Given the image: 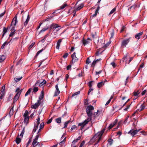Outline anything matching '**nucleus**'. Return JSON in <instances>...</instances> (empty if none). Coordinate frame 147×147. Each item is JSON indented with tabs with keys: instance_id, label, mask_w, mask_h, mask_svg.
Segmentation results:
<instances>
[{
	"instance_id": "f257e3e1",
	"label": "nucleus",
	"mask_w": 147,
	"mask_h": 147,
	"mask_svg": "<svg viewBox=\"0 0 147 147\" xmlns=\"http://www.w3.org/2000/svg\"><path fill=\"white\" fill-rule=\"evenodd\" d=\"M94 109V107L92 106H88L86 109V113L88 117L83 122L79 123L78 125L81 126L82 128L85 125L87 124L88 122L91 120V116L92 115V111Z\"/></svg>"
},
{
	"instance_id": "f03ea898",
	"label": "nucleus",
	"mask_w": 147,
	"mask_h": 147,
	"mask_svg": "<svg viewBox=\"0 0 147 147\" xmlns=\"http://www.w3.org/2000/svg\"><path fill=\"white\" fill-rule=\"evenodd\" d=\"M104 131L105 130L103 129L95 134L89 142L90 144H92L95 142V145L97 144L100 140Z\"/></svg>"
},
{
	"instance_id": "7ed1b4c3",
	"label": "nucleus",
	"mask_w": 147,
	"mask_h": 147,
	"mask_svg": "<svg viewBox=\"0 0 147 147\" xmlns=\"http://www.w3.org/2000/svg\"><path fill=\"white\" fill-rule=\"evenodd\" d=\"M20 90V88H18L16 90V91L17 92V93L13 98V103H15L17 101L20 96L21 92H19Z\"/></svg>"
},
{
	"instance_id": "20e7f679",
	"label": "nucleus",
	"mask_w": 147,
	"mask_h": 147,
	"mask_svg": "<svg viewBox=\"0 0 147 147\" xmlns=\"http://www.w3.org/2000/svg\"><path fill=\"white\" fill-rule=\"evenodd\" d=\"M130 38H129L128 39L123 40L121 43V47L123 48L125 47L129 42Z\"/></svg>"
},
{
	"instance_id": "39448f33",
	"label": "nucleus",
	"mask_w": 147,
	"mask_h": 147,
	"mask_svg": "<svg viewBox=\"0 0 147 147\" xmlns=\"http://www.w3.org/2000/svg\"><path fill=\"white\" fill-rule=\"evenodd\" d=\"M40 117L38 116V118L37 119V121L36 124H35L34 126V128L33 129V132H36V129L38 128V127L39 124H40Z\"/></svg>"
},
{
	"instance_id": "423d86ee",
	"label": "nucleus",
	"mask_w": 147,
	"mask_h": 147,
	"mask_svg": "<svg viewBox=\"0 0 147 147\" xmlns=\"http://www.w3.org/2000/svg\"><path fill=\"white\" fill-rule=\"evenodd\" d=\"M140 130V129L138 130L131 129L128 132V133L130 134L132 136H134L135 135L137 134Z\"/></svg>"
},
{
	"instance_id": "0eeeda50",
	"label": "nucleus",
	"mask_w": 147,
	"mask_h": 147,
	"mask_svg": "<svg viewBox=\"0 0 147 147\" xmlns=\"http://www.w3.org/2000/svg\"><path fill=\"white\" fill-rule=\"evenodd\" d=\"M55 93L54 96H57L60 93V91L59 90L58 84H57L55 86Z\"/></svg>"
},
{
	"instance_id": "6e6552de",
	"label": "nucleus",
	"mask_w": 147,
	"mask_h": 147,
	"mask_svg": "<svg viewBox=\"0 0 147 147\" xmlns=\"http://www.w3.org/2000/svg\"><path fill=\"white\" fill-rule=\"evenodd\" d=\"M83 6L84 5L82 3L79 5L78 7L77 8L75 9L73 11V12L74 13V16H75V14H76V12L77 11L80 10L82 8H83Z\"/></svg>"
},
{
	"instance_id": "1a4fd4ad",
	"label": "nucleus",
	"mask_w": 147,
	"mask_h": 147,
	"mask_svg": "<svg viewBox=\"0 0 147 147\" xmlns=\"http://www.w3.org/2000/svg\"><path fill=\"white\" fill-rule=\"evenodd\" d=\"M40 100H38L37 102L34 105H32L31 108H32L36 109L40 105Z\"/></svg>"
},
{
	"instance_id": "9d476101",
	"label": "nucleus",
	"mask_w": 147,
	"mask_h": 147,
	"mask_svg": "<svg viewBox=\"0 0 147 147\" xmlns=\"http://www.w3.org/2000/svg\"><path fill=\"white\" fill-rule=\"evenodd\" d=\"M17 22V17L15 16L13 18L11 24V25L12 26V27H14L16 25Z\"/></svg>"
},
{
	"instance_id": "9b49d317",
	"label": "nucleus",
	"mask_w": 147,
	"mask_h": 147,
	"mask_svg": "<svg viewBox=\"0 0 147 147\" xmlns=\"http://www.w3.org/2000/svg\"><path fill=\"white\" fill-rule=\"evenodd\" d=\"M71 57L72 59V63L75 62L78 60V58L76 56V53L75 52H74L71 55Z\"/></svg>"
},
{
	"instance_id": "f8f14e48",
	"label": "nucleus",
	"mask_w": 147,
	"mask_h": 147,
	"mask_svg": "<svg viewBox=\"0 0 147 147\" xmlns=\"http://www.w3.org/2000/svg\"><path fill=\"white\" fill-rule=\"evenodd\" d=\"M143 34V32H142L136 34L135 36V38L137 39L138 40L140 38L141 36Z\"/></svg>"
},
{
	"instance_id": "ddd939ff",
	"label": "nucleus",
	"mask_w": 147,
	"mask_h": 147,
	"mask_svg": "<svg viewBox=\"0 0 147 147\" xmlns=\"http://www.w3.org/2000/svg\"><path fill=\"white\" fill-rule=\"evenodd\" d=\"M91 40L89 38H88L86 40H83L82 42L83 44L84 45L89 43L90 42Z\"/></svg>"
},
{
	"instance_id": "4468645a",
	"label": "nucleus",
	"mask_w": 147,
	"mask_h": 147,
	"mask_svg": "<svg viewBox=\"0 0 147 147\" xmlns=\"http://www.w3.org/2000/svg\"><path fill=\"white\" fill-rule=\"evenodd\" d=\"M39 82L38 81L36 82L34 86V88L33 89V92H37L38 89V87L36 86L38 84Z\"/></svg>"
},
{
	"instance_id": "2eb2a0df",
	"label": "nucleus",
	"mask_w": 147,
	"mask_h": 147,
	"mask_svg": "<svg viewBox=\"0 0 147 147\" xmlns=\"http://www.w3.org/2000/svg\"><path fill=\"white\" fill-rule=\"evenodd\" d=\"M60 27V26H59L58 24L55 23H53L50 26V28L51 29H56Z\"/></svg>"
},
{
	"instance_id": "dca6fc26",
	"label": "nucleus",
	"mask_w": 147,
	"mask_h": 147,
	"mask_svg": "<svg viewBox=\"0 0 147 147\" xmlns=\"http://www.w3.org/2000/svg\"><path fill=\"white\" fill-rule=\"evenodd\" d=\"M66 134L64 133L61 138V142H65L66 140V137L65 136Z\"/></svg>"
},
{
	"instance_id": "f3484780",
	"label": "nucleus",
	"mask_w": 147,
	"mask_h": 147,
	"mask_svg": "<svg viewBox=\"0 0 147 147\" xmlns=\"http://www.w3.org/2000/svg\"><path fill=\"white\" fill-rule=\"evenodd\" d=\"M39 142L37 141L33 140V142L32 144L31 147H36L38 144Z\"/></svg>"
},
{
	"instance_id": "a211bd4d",
	"label": "nucleus",
	"mask_w": 147,
	"mask_h": 147,
	"mask_svg": "<svg viewBox=\"0 0 147 147\" xmlns=\"http://www.w3.org/2000/svg\"><path fill=\"white\" fill-rule=\"evenodd\" d=\"M61 41L62 39H60L58 40L57 42V46H56V48L57 49H59L60 44Z\"/></svg>"
},
{
	"instance_id": "6ab92c4d",
	"label": "nucleus",
	"mask_w": 147,
	"mask_h": 147,
	"mask_svg": "<svg viewBox=\"0 0 147 147\" xmlns=\"http://www.w3.org/2000/svg\"><path fill=\"white\" fill-rule=\"evenodd\" d=\"M44 96V93L43 91H42L41 92V94L40 95V96L39 97V100H40H40L43 98Z\"/></svg>"
},
{
	"instance_id": "aec40b11",
	"label": "nucleus",
	"mask_w": 147,
	"mask_h": 147,
	"mask_svg": "<svg viewBox=\"0 0 147 147\" xmlns=\"http://www.w3.org/2000/svg\"><path fill=\"white\" fill-rule=\"evenodd\" d=\"M15 30L14 29V27H12V28L11 29V31L9 34V36H12L14 34V32H15Z\"/></svg>"
},
{
	"instance_id": "412c9836",
	"label": "nucleus",
	"mask_w": 147,
	"mask_h": 147,
	"mask_svg": "<svg viewBox=\"0 0 147 147\" xmlns=\"http://www.w3.org/2000/svg\"><path fill=\"white\" fill-rule=\"evenodd\" d=\"M6 58L5 56L2 55L0 56V62H3Z\"/></svg>"
},
{
	"instance_id": "4be33fe9",
	"label": "nucleus",
	"mask_w": 147,
	"mask_h": 147,
	"mask_svg": "<svg viewBox=\"0 0 147 147\" xmlns=\"http://www.w3.org/2000/svg\"><path fill=\"white\" fill-rule=\"evenodd\" d=\"M70 122H71V121L69 120V121H66L64 123V126L63 127V128H66L67 126V125L69 124V123Z\"/></svg>"
},
{
	"instance_id": "5701e85b",
	"label": "nucleus",
	"mask_w": 147,
	"mask_h": 147,
	"mask_svg": "<svg viewBox=\"0 0 147 147\" xmlns=\"http://www.w3.org/2000/svg\"><path fill=\"white\" fill-rule=\"evenodd\" d=\"M101 59H97L96 60H94L91 66L92 67H94L96 63V62L99 61L101 60Z\"/></svg>"
},
{
	"instance_id": "b1692460",
	"label": "nucleus",
	"mask_w": 147,
	"mask_h": 147,
	"mask_svg": "<svg viewBox=\"0 0 147 147\" xmlns=\"http://www.w3.org/2000/svg\"><path fill=\"white\" fill-rule=\"evenodd\" d=\"M116 122H114L113 123L111 124L108 127V129H111L116 124Z\"/></svg>"
},
{
	"instance_id": "393cba45",
	"label": "nucleus",
	"mask_w": 147,
	"mask_h": 147,
	"mask_svg": "<svg viewBox=\"0 0 147 147\" xmlns=\"http://www.w3.org/2000/svg\"><path fill=\"white\" fill-rule=\"evenodd\" d=\"M30 18V17L28 15L26 21L24 22V26H26L27 25L28 22H29V20Z\"/></svg>"
},
{
	"instance_id": "a878e982",
	"label": "nucleus",
	"mask_w": 147,
	"mask_h": 147,
	"mask_svg": "<svg viewBox=\"0 0 147 147\" xmlns=\"http://www.w3.org/2000/svg\"><path fill=\"white\" fill-rule=\"evenodd\" d=\"M104 84V83L103 82H99L97 84V87L98 88H100Z\"/></svg>"
},
{
	"instance_id": "bb28decb",
	"label": "nucleus",
	"mask_w": 147,
	"mask_h": 147,
	"mask_svg": "<svg viewBox=\"0 0 147 147\" xmlns=\"http://www.w3.org/2000/svg\"><path fill=\"white\" fill-rule=\"evenodd\" d=\"M39 131L37 133V135L35 136L34 139V141H37V140H38V138L39 136H40V134H39Z\"/></svg>"
},
{
	"instance_id": "cd10ccee",
	"label": "nucleus",
	"mask_w": 147,
	"mask_h": 147,
	"mask_svg": "<svg viewBox=\"0 0 147 147\" xmlns=\"http://www.w3.org/2000/svg\"><path fill=\"white\" fill-rule=\"evenodd\" d=\"M81 138V137L80 136H79L77 139H76L74 140L72 142V144H74L76 142H77L78 141L80 140V138Z\"/></svg>"
},
{
	"instance_id": "c85d7f7f",
	"label": "nucleus",
	"mask_w": 147,
	"mask_h": 147,
	"mask_svg": "<svg viewBox=\"0 0 147 147\" xmlns=\"http://www.w3.org/2000/svg\"><path fill=\"white\" fill-rule=\"evenodd\" d=\"M7 30V29L5 27H4L3 30V34L2 35V37H3L4 36L5 34L6 33Z\"/></svg>"
},
{
	"instance_id": "c756f323",
	"label": "nucleus",
	"mask_w": 147,
	"mask_h": 147,
	"mask_svg": "<svg viewBox=\"0 0 147 147\" xmlns=\"http://www.w3.org/2000/svg\"><path fill=\"white\" fill-rule=\"evenodd\" d=\"M145 106L143 104L140 106V108L138 109L139 111H141L143 110L145 108Z\"/></svg>"
},
{
	"instance_id": "7c9ffc66",
	"label": "nucleus",
	"mask_w": 147,
	"mask_h": 147,
	"mask_svg": "<svg viewBox=\"0 0 147 147\" xmlns=\"http://www.w3.org/2000/svg\"><path fill=\"white\" fill-rule=\"evenodd\" d=\"M32 90V89L31 88H30V89H29L26 92V93L25 94V96H27L29 94H30V92Z\"/></svg>"
},
{
	"instance_id": "2f4dec72",
	"label": "nucleus",
	"mask_w": 147,
	"mask_h": 147,
	"mask_svg": "<svg viewBox=\"0 0 147 147\" xmlns=\"http://www.w3.org/2000/svg\"><path fill=\"white\" fill-rule=\"evenodd\" d=\"M29 119V117H24V122L26 124L28 123V122Z\"/></svg>"
},
{
	"instance_id": "473e14b6",
	"label": "nucleus",
	"mask_w": 147,
	"mask_h": 147,
	"mask_svg": "<svg viewBox=\"0 0 147 147\" xmlns=\"http://www.w3.org/2000/svg\"><path fill=\"white\" fill-rule=\"evenodd\" d=\"M44 127V123L43 122L41 123L40 124V126L39 129V132L40 131L41 129L43 128Z\"/></svg>"
},
{
	"instance_id": "72a5a7b5",
	"label": "nucleus",
	"mask_w": 147,
	"mask_h": 147,
	"mask_svg": "<svg viewBox=\"0 0 147 147\" xmlns=\"http://www.w3.org/2000/svg\"><path fill=\"white\" fill-rule=\"evenodd\" d=\"M21 141V139L19 138H17L16 140V142L17 144H18Z\"/></svg>"
},
{
	"instance_id": "f704fd0d",
	"label": "nucleus",
	"mask_w": 147,
	"mask_h": 147,
	"mask_svg": "<svg viewBox=\"0 0 147 147\" xmlns=\"http://www.w3.org/2000/svg\"><path fill=\"white\" fill-rule=\"evenodd\" d=\"M28 111H27L26 110V111L25 112V113L24 115V117H29L28 115Z\"/></svg>"
},
{
	"instance_id": "c9c22d12",
	"label": "nucleus",
	"mask_w": 147,
	"mask_h": 147,
	"mask_svg": "<svg viewBox=\"0 0 147 147\" xmlns=\"http://www.w3.org/2000/svg\"><path fill=\"white\" fill-rule=\"evenodd\" d=\"M61 117H59L56 119V121L57 123H60L61 122Z\"/></svg>"
},
{
	"instance_id": "e433bc0d",
	"label": "nucleus",
	"mask_w": 147,
	"mask_h": 147,
	"mask_svg": "<svg viewBox=\"0 0 147 147\" xmlns=\"http://www.w3.org/2000/svg\"><path fill=\"white\" fill-rule=\"evenodd\" d=\"M67 6V5L66 3H65L63 5L61 6L60 7V8L61 9H63L66 6Z\"/></svg>"
},
{
	"instance_id": "4c0bfd02",
	"label": "nucleus",
	"mask_w": 147,
	"mask_h": 147,
	"mask_svg": "<svg viewBox=\"0 0 147 147\" xmlns=\"http://www.w3.org/2000/svg\"><path fill=\"white\" fill-rule=\"evenodd\" d=\"M46 83V81L44 80L42 82H40L39 84V86H42L43 84H45Z\"/></svg>"
},
{
	"instance_id": "58836bf2",
	"label": "nucleus",
	"mask_w": 147,
	"mask_h": 147,
	"mask_svg": "<svg viewBox=\"0 0 147 147\" xmlns=\"http://www.w3.org/2000/svg\"><path fill=\"white\" fill-rule=\"evenodd\" d=\"M65 142H61L59 143V145L61 147H62L63 146H65Z\"/></svg>"
},
{
	"instance_id": "ea45409f",
	"label": "nucleus",
	"mask_w": 147,
	"mask_h": 147,
	"mask_svg": "<svg viewBox=\"0 0 147 147\" xmlns=\"http://www.w3.org/2000/svg\"><path fill=\"white\" fill-rule=\"evenodd\" d=\"M22 77H21L20 78H14V80L16 82H18V81H19L20 80L22 79Z\"/></svg>"
},
{
	"instance_id": "a19ab883",
	"label": "nucleus",
	"mask_w": 147,
	"mask_h": 147,
	"mask_svg": "<svg viewBox=\"0 0 147 147\" xmlns=\"http://www.w3.org/2000/svg\"><path fill=\"white\" fill-rule=\"evenodd\" d=\"M116 10V8H114L113 9L110 11V12L109 13V14L111 15Z\"/></svg>"
},
{
	"instance_id": "79ce46f5",
	"label": "nucleus",
	"mask_w": 147,
	"mask_h": 147,
	"mask_svg": "<svg viewBox=\"0 0 147 147\" xmlns=\"http://www.w3.org/2000/svg\"><path fill=\"white\" fill-rule=\"evenodd\" d=\"M8 44V43H7V42H5L2 45V46L1 47V48L2 49H3L4 48V46L5 45H7Z\"/></svg>"
},
{
	"instance_id": "37998d69",
	"label": "nucleus",
	"mask_w": 147,
	"mask_h": 147,
	"mask_svg": "<svg viewBox=\"0 0 147 147\" xmlns=\"http://www.w3.org/2000/svg\"><path fill=\"white\" fill-rule=\"evenodd\" d=\"M85 141H83L82 142L79 147H83V146L85 144Z\"/></svg>"
},
{
	"instance_id": "c03bdc74",
	"label": "nucleus",
	"mask_w": 147,
	"mask_h": 147,
	"mask_svg": "<svg viewBox=\"0 0 147 147\" xmlns=\"http://www.w3.org/2000/svg\"><path fill=\"white\" fill-rule=\"evenodd\" d=\"M80 93V91L77 92H76L75 93H74L72 94V97L74 96H75L76 95L79 94Z\"/></svg>"
},
{
	"instance_id": "a18cd8bd",
	"label": "nucleus",
	"mask_w": 147,
	"mask_h": 147,
	"mask_svg": "<svg viewBox=\"0 0 147 147\" xmlns=\"http://www.w3.org/2000/svg\"><path fill=\"white\" fill-rule=\"evenodd\" d=\"M53 16L49 17H48V18L46 19L45 20V21H49V20H50L51 18H53Z\"/></svg>"
},
{
	"instance_id": "49530a36",
	"label": "nucleus",
	"mask_w": 147,
	"mask_h": 147,
	"mask_svg": "<svg viewBox=\"0 0 147 147\" xmlns=\"http://www.w3.org/2000/svg\"><path fill=\"white\" fill-rule=\"evenodd\" d=\"M98 13V12H97V11L96 12V11H95V13L92 16L90 17V18H92L94 17H96V16Z\"/></svg>"
},
{
	"instance_id": "de8ad7c7",
	"label": "nucleus",
	"mask_w": 147,
	"mask_h": 147,
	"mask_svg": "<svg viewBox=\"0 0 147 147\" xmlns=\"http://www.w3.org/2000/svg\"><path fill=\"white\" fill-rule=\"evenodd\" d=\"M12 94H10L9 96L8 97V99L9 101L11 100L12 99Z\"/></svg>"
},
{
	"instance_id": "09e8293b",
	"label": "nucleus",
	"mask_w": 147,
	"mask_h": 147,
	"mask_svg": "<svg viewBox=\"0 0 147 147\" xmlns=\"http://www.w3.org/2000/svg\"><path fill=\"white\" fill-rule=\"evenodd\" d=\"M24 129H23L21 133L20 134V136H21L22 138L23 137V135H24Z\"/></svg>"
},
{
	"instance_id": "8fccbe9b",
	"label": "nucleus",
	"mask_w": 147,
	"mask_h": 147,
	"mask_svg": "<svg viewBox=\"0 0 147 147\" xmlns=\"http://www.w3.org/2000/svg\"><path fill=\"white\" fill-rule=\"evenodd\" d=\"M139 94V92L138 91H137V92H134V95L135 96H138Z\"/></svg>"
},
{
	"instance_id": "3c124183",
	"label": "nucleus",
	"mask_w": 147,
	"mask_h": 147,
	"mask_svg": "<svg viewBox=\"0 0 147 147\" xmlns=\"http://www.w3.org/2000/svg\"><path fill=\"white\" fill-rule=\"evenodd\" d=\"M90 61L89 58H88L86 61V63L87 64H89L90 63Z\"/></svg>"
},
{
	"instance_id": "603ef678",
	"label": "nucleus",
	"mask_w": 147,
	"mask_h": 147,
	"mask_svg": "<svg viewBox=\"0 0 147 147\" xmlns=\"http://www.w3.org/2000/svg\"><path fill=\"white\" fill-rule=\"evenodd\" d=\"M31 141V139H29L28 142L26 144V147H27L28 146V145H29L30 144V143Z\"/></svg>"
},
{
	"instance_id": "864d4df0",
	"label": "nucleus",
	"mask_w": 147,
	"mask_h": 147,
	"mask_svg": "<svg viewBox=\"0 0 147 147\" xmlns=\"http://www.w3.org/2000/svg\"><path fill=\"white\" fill-rule=\"evenodd\" d=\"M35 44V43L34 42H33V43H32L29 47V49H31L33 46Z\"/></svg>"
},
{
	"instance_id": "5fc2aeb1",
	"label": "nucleus",
	"mask_w": 147,
	"mask_h": 147,
	"mask_svg": "<svg viewBox=\"0 0 147 147\" xmlns=\"http://www.w3.org/2000/svg\"><path fill=\"white\" fill-rule=\"evenodd\" d=\"M76 125H73V126H72L71 128V131L73 130L74 129H76Z\"/></svg>"
},
{
	"instance_id": "6e6d98bb",
	"label": "nucleus",
	"mask_w": 147,
	"mask_h": 147,
	"mask_svg": "<svg viewBox=\"0 0 147 147\" xmlns=\"http://www.w3.org/2000/svg\"><path fill=\"white\" fill-rule=\"evenodd\" d=\"M111 64L112 65L113 67L114 68H115L116 66L115 63L114 62H112Z\"/></svg>"
},
{
	"instance_id": "4d7b16f0",
	"label": "nucleus",
	"mask_w": 147,
	"mask_h": 147,
	"mask_svg": "<svg viewBox=\"0 0 147 147\" xmlns=\"http://www.w3.org/2000/svg\"><path fill=\"white\" fill-rule=\"evenodd\" d=\"M68 55V54L67 53H65L63 55V58H65L67 57Z\"/></svg>"
},
{
	"instance_id": "13d9d810",
	"label": "nucleus",
	"mask_w": 147,
	"mask_h": 147,
	"mask_svg": "<svg viewBox=\"0 0 147 147\" xmlns=\"http://www.w3.org/2000/svg\"><path fill=\"white\" fill-rule=\"evenodd\" d=\"M137 5H134L131 7V8H133L134 9L136 7H137Z\"/></svg>"
},
{
	"instance_id": "bf43d9fd",
	"label": "nucleus",
	"mask_w": 147,
	"mask_h": 147,
	"mask_svg": "<svg viewBox=\"0 0 147 147\" xmlns=\"http://www.w3.org/2000/svg\"><path fill=\"white\" fill-rule=\"evenodd\" d=\"M92 37L93 38H95L97 36V35H96V33H95V34H92Z\"/></svg>"
},
{
	"instance_id": "052dcab7",
	"label": "nucleus",
	"mask_w": 147,
	"mask_h": 147,
	"mask_svg": "<svg viewBox=\"0 0 147 147\" xmlns=\"http://www.w3.org/2000/svg\"><path fill=\"white\" fill-rule=\"evenodd\" d=\"M130 105H128L127 106V107L125 108L124 109V110L125 111H127V109L129 108L130 107Z\"/></svg>"
},
{
	"instance_id": "680f3d73",
	"label": "nucleus",
	"mask_w": 147,
	"mask_h": 147,
	"mask_svg": "<svg viewBox=\"0 0 147 147\" xmlns=\"http://www.w3.org/2000/svg\"><path fill=\"white\" fill-rule=\"evenodd\" d=\"M92 81H90V82L89 83V86L90 88H91L92 86Z\"/></svg>"
},
{
	"instance_id": "e2e57ef3",
	"label": "nucleus",
	"mask_w": 147,
	"mask_h": 147,
	"mask_svg": "<svg viewBox=\"0 0 147 147\" xmlns=\"http://www.w3.org/2000/svg\"><path fill=\"white\" fill-rule=\"evenodd\" d=\"M43 51V49H41L39 51H38V52L37 53H36V55H38V54L40 53H41V52H42Z\"/></svg>"
},
{
	"instance_id": "0e129e2a",
	"label": "nucleus",
	"mask_w": 147,
	"mask_h": 147,
	"mask_svg": "<svg viewBox=\"0 0 147 147\" xmlns=\"http://www.w3.org/2000/svg\"><path fill=\"white\" fill-rule=\"evenodd\" d=\"M71 65H68V66H67V70H69L71 68Z\"/></svg>"
},
{
	"instance_id": "69168bd1",
	"label": "nucleus",
	"mask_w": 147,
	"mask_h": 147,
	"mask_svg": "<svg viewBox=\"0 0 147 147\" xmlns=\"http://www.w3.org/2000/svg\"><path fill=\"white\" fill-rule=\"evenodd\" d=\"M52 121V118H51L50 119H49L47 122V124H49Z\"/></svg>"
},
{
	"instance_id": "338daca9",
	"label": "nucleus",
	"mask_w": 147,
	"mask_h": 147,
	"mask_svg": "<svg viewBox=\"0 0 147 147\" xmlns=\"http://www.w3.org/2000/svg\"><path fill=\"white\" fill-rule=\"evenodd\" d=\"M125 27L124 26H123L122 27L120 31V32H123L125 29Z\"/></svg>"
},
{
	"instance_id": "774afa93",
	"label": "nucleus",
	"mask_w": 147,
	"mask_h": 147,
	"mask_svg": "<svg viewBox=\"0 0 147 147\" xmlns=\"http://www.w3.org/2000/svg\"><path fill=\"white\" fill-rule=\"evenodd\" d=\"M5 11H4L3 12L0 14V18L2 17L5 13Z\"/></svg>"
}]
</instances>
